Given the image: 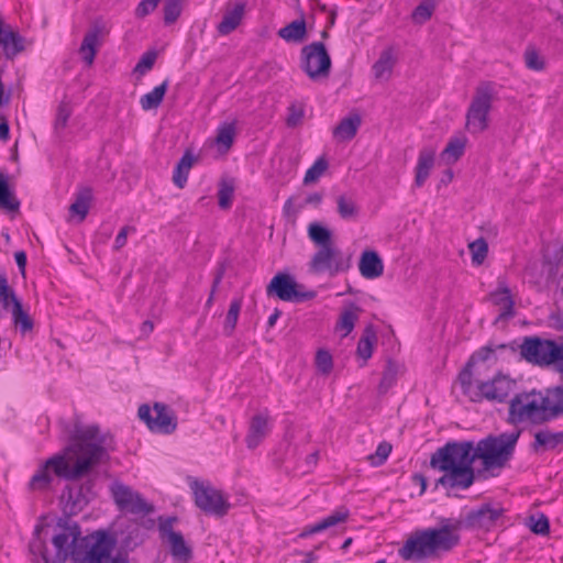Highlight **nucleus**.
Here are the masks:
<instances>
[{"label": "nucleus", "mask_w": 563, "mask_h": 563, "mask_svg": "<svg viewBox=\"0 0 563 563\" xmlns=\"http://www.w3.org/2000/svg\"><path fill=\"white\" fill-rule=\"evenodd\" d=\"M521 431L488 435L476 448L472 441L448 442L430 459V466L444 474L437 486L466 489L475 481L473 463L482 460L485 471L504 468L512 459Z\"/></svg>", "instance_id": "nucleus-1"}, {"label": "nucleus", "mask_w": 563, "mask_h": 563, "mask_svg": "<svg viewBox=\"0 0 563 563\" xmlns=\"http://www.w3.org/2000/svg\"><path fill=\"white\" fill-rule=\"evenodd\" d=\"M504 508L486 503L472 509L464 518H441L439 528L415 531L399 549V555L406 561L422 562L438 558L453 550L461 540L462 529L490 530L504 515Z\"/></svg>", "instance_id": "nucleus-2"}, {"label": "nucleus", "mask_w": 563, "mask_h": 563, "mask_svg": "<svg viewBox=\"0 0 563 563\" xmlns=\"http://www.w3.org/2000/svg\"><path fill=\"white\" fill-rule=\"evenodd\" d=\"M104 437L97 424L84 426L73 420V516L81 510L95 496L97 478L95 468L109 461Z\"/></svg>", "instance_id": "nucleus-3"}, {"label": "nucleus", "mask_w": 563, "mask_h": 563, "mask_svg": "<svg viewBox=\"0 0 563 563\" xmlns=\"http://www.w3.org/2000/svg\"><path fill=\"white\" fill-rule=\"evenodd\" d=\"M70 501V484H66L60 503L65 504L63 516L56 518L53 533H49L51 523L47 522L49 516L43 515L37 519L32 539L29 542V551L35 556L34 561L40 559L43 563H65L70 555V512L67 511V505Z\"/></svg>", "instance_id": "nucleus-4"}, {"label": "nucleus", "mask_w": 563, "mask_h": 563, "mask_svg": "<svg viewBox=\"0 0 563 563\" xmlns=\"http://www.w3.org/2000/svg\"><path fill=\"white\" fill-rule=\"evenodd\" d=\"M81 529L73 522V563H128L120 558L111 559L115 540L108 532L99 530L80 538Z\"/></svg>", "instance_id": "nucleus-5"}, {"label": "nucleus", "mask_w": 563, "mask_h": 563, "mask_svg": "<svg viewBox=\"0 0 563 563\" xmlns=\"http://www.w3.org/2000/svg\"><path fill=\"white\" fill-rule=\"evenodd\" d=\"M542 405L541 390L532 389L518 393L509 401L507 422L514 426L544 424L548 422V418Z\"/></svg>", "instance_id": "nucleus-6"}, {"label": "nucleus", "mask_w": 563, "mask_h": 563, "mask_svg": "<svg viewBox=\"0 0 563 563\" xmlns=\"http://www.w3.org/2000/svg\"><path fill=\"white\" fill-rule=\"evenodd\" d=\"M496 95L495 82L486 80L477 85L465 115V129L470 133L479 134L488 129L489 112Z\"/></svg>", "instance_id": "nucleus-7"}, {"label": "nucleus", "mask_w": 563, "mask_h": 563, "mask_svg": "<svg viewBox=\"0 0 563 563\" xmlns=\"http://www.w3.org/2000/svg\"><path fill=\"white\" fill-rule=\"evenodd\" d=\"M57 481H70V442L66 443L60 453L46 460L33 474L29 488L33 492H44Z\"/></svg>", "instance_id": "nucleus-8"}, {"label": "nucleus", "mask_w": 563, "mask_h": 563, "mask_svg": "<svg viewBox=\"0 0 563 563\" xmlns=\"http://www.w3.org/2000/svg\"><path fill=\"white\" fill-rule=\"evenodd\" d=\"M521 356L539 366L558 365L563 371V338L559 341L526 336L520 345Z\"/></svg>", "instance_id": "nucleus-9"}, {"label": "nucleus", "mask_w": 563, "mask_h": 563, "mask_svg": "<svg viewBox=\"0 0 563 563\" xmlns=\"http://www.w3.org/2000/svg\"><path fill=\"white\" fill-rule=\"evenodd\" d=\"M195 505L206 515L224 517L231 504L223 493L208 482L194 479L190 482Z\"/></svg>", "instance_id": "nucleus-10"}, {"label": "nucleus", "mask_w": 563, "mask_h": 563, "mask_svg": "<svg viewBox=\"0 0 563 563\" xmlns=\"http://www.w3.org/2000/svg\"><path fill=\"white\" fill-rule=\"evenodd\" d=\"M331 57L322 42H313L301 48L300 68L313 81L327 79L331 71Z\"/></svg>", "instance_id": "nucleus-11"}, {"label": "nucleus", "mask_w": 563, "mask_h": 563, "mask_svg": "<svg viewBox=\"0 0 563 563\" xmlns=\"http://www.w3.org/2000/svg\"><path fill=\"white\" fill-rule=\"evenodd\" d=\"M350 267L351 255L345 256L335 245L320 247L309 263L311 273H328L331 277L349 271Z\"/></svg>", "instance_id": "nucleus-12"}, {"label": "nucleus", "mask_w": 563, "mask_h": 563, "mask_svg": "<svg viewBox=\"0 0 563 563\" xmlns=\"http://www.w3.org/2000/svg\"><path fill=\"white\" fill-rule=\"evenodd\" d=\"M292 276L286 273L276 274L266 287L267 296H276L283 301L303 302L316 297V291H301Z\"/></svg>", "instance_id": "nucleus-13"}, {"label": "nucleus", "mask_w": 563, "mask_h": 563, "mask_svg": "<svg viewBox=\"0 0 563 563\" xmlns=\"http://www.w3.org/2000/svg\"><path fill=\"white\" fill-rule=\"evenodd\" d=\"M110 492L112 498L121 511L132 515H150L154 512V506L148 504L137 492L121 482H114Z\"/></svg>", "instance_id": "nucleus-14"}, {"label": "nucleus", "mask_w": 563, "mask_h": 563, "mask_svg": "<svg viewBox=\"0 0 563 563\" xmlns=\"http://www.w3.org/2000/svg\"><path fill=\"white\" fill-rule=\"evenodd\" d=\"M153 409L155 417L151 415L148 405H141L137 410L139 418L146 423L151 431L164 434L173 433L177 428V417L174 411L162 402H155Z\"/></svg>", "instance_id": "nucleus-15"}, {"label": "nucleus", "mask_w": 563, "mask_h": 563, "mask_svg": "<svg viewBox=\"0 0 563 563\" xmlns=\"http://www.w3.org/2000/svg\"><path fill=\"white\" fill-rule=\"evenodd\" d=\"M510 349L512 352H515V347H512L509 344H487L476 352H474L471 357L468 358L467 363L465 364L464 368L460 372L457 379L461 385L462 391L464 395H470L472 390V378H473V372L472 368L478 363V362H488V363H497V351H503Z\"/></svg>", "instance_id": "nucleus-16"}, {"label": "nucleus", "mask_w": 563, "mask_h": 563, "mask_svg": "<svg viewBox=\"0 0 563 563\" xmlns=\"http://www.w3.org/2000/svg\"><path fill=\"white\" fill-rule=\"evenodd\" d=\"M517 383L509 376L497 374L492 380L477 382V393L468 395L473 401L482 399L504 402L506 398L515 391Z\"/></svg>", "instance_id": "nucleus-17"}, {"label": "nucleus", "mask_w": 563, "mask_h": 563, "mask_svg": "<svg viewBox=\"0 0 563 563\" xmlns=\"http://www.w3.org/2000/svg\"><path fill=\"white\" fill-rule=\"evenodd\" d=\"M26 49V38L8 23L0 13V51L5 59L13 60Z\"/></svg>", "instance_id": "nucleus-18"}, {"label": "nucleus", "mask_w": 563, "mask_h": 563, "mask_svg": "<svg viewBox=\"0 0 563 563\" xmlns=\"http://www.w3.org/2000/svg\"><path fill=\"white\" fill-rule=\"evenodd\" d=\"M102 45V29L95 25L89 29L79 46L78 55L86 67H91L95 62L97 52Z\"/></svg>", "instance_id": "nucleus-19"}, {"label": "nucleus", "mask_w": 563, "mask_h": 563, "mask_svg": "<svg viewBox=\"0 0 563 563\" xmlns=\"http://www.w3.org/2000/svg\"><path fill=\"white\" fill-rule=\"evenodd\" d=\"M488 298L493 305L500 307V312L496 318L495 323L515 316V301L511 297L509 287L504 280L498 282L497 289L492 291L488 295Z\"/></svg>", "instance_id": "nucleus-20"}, {"label": "nucleus", "mask_w": 563, "mask_h": 563, "mask_svg": "<svg viewBox=\"0 0 563 563\" xmlns=\"http://www.w3.org/2000/svg\"><path fill=\"white\" fill-rule=\"evenodd\" d=\"M541 401L543 402L548 422L563 416V386L547 388L541 391Z\"/></svg>", "instance_id": "nucleus-21"}, {"label": "nucleus", "mask_w": 563, "mask_h": 563, "mask_svg": "<svg viewBox=\"0 0 563 563\" xmlns=\"http://www.w3.org/2000/svg\"><path fill=\"white\" fill-rule=\"evenodd\" d=\"M269 417L267 413H258L252 417L249 431L245 437L246 446L251 450L257 448L269 432Z\"/></svg>", "instance_id": "nucleus-22"}, {"label": "nucleus", "mask_w": 563, "mask_h": 563, "mask_svg": "<svg viewBox=\"0 0 563 563\" xmlns=\"http://www.w3.org/2000/svg\"><path fill=\"white\" fill-rule=\"evenodd\" d=\"M358 269L363 277L374 279L383 275L384 264L377 252L366 250L361 255Z\"/></svg>", "instance_id": "nucleus-23"}, {"label": "nucleus", "mask_w": 563, "mask_h": 563, "mask_svg": "<svg viewBox=\"0 0 563 563\" xmlns=\"http://www.w3.org/2000/svg\"><path fill=\"white\" fill-rule=\"evenodd\" d=\"M563 446V431L551 432L541 430L534 433V440L531 443L533 452L550 451Z\"/></svg>", "instance_id": "nucleus-24"}, {"label": "nucleus", "mask_w": 563, "mask_h": 563, "mask_svg": "<svg viewBox=\"0 0 563 563\" xmlns=\"http://www.w3.org/2000/svg\"><path fill=\"white\" fill-rule=\"evenodd\" d=\"M362 124V118L357 113H352L343 118L333 129V137L339 142L352 140Z\"/></svg>", "instance_id": "nucleus-25"}, {"label": "nucleus", "mask_w": 563, "mask_h": 563, "mask_svg": "<svg viewBox=\"0 0 563 563\" xmlns=\"http://www.w3.org/2000/svg\"><path fill=\"white\" fill-rule=\"evenodd\" d=\"M245 12V3H236L232 10H228L221 22L217 25L220 35H228L233 32L240 24Z\"/></svg>", "instance_id": "nucleus-26"}, {"label": "nucleus", "mask_w": 563, "mask_h": 563, "mask_svg": "<svg viewBox=\"0 0 563 563\" xmlns=\"http://www.w3.org/2000/svg\"><path fill=\"white\" fill-rule=\"evenodd\" d=\"M435 151L432 148H423L419 153L416 166L415 184L417 187L423 186L430 175V170L434 164Z\"/></svg>", "instance_id": "nucleus-27"}, {"label": "nucleus", "mask_w": 563, "mask_h": 563, "mask_svg": "<svg viewBox=\"0 0 563 563\" xmlns=\"http://www.w3.org/2000/svg\"><path fill=\"white\" fill-rule=\"evenodd\" d=\"M92 199L93 195L90 187L79 188L73 202V219L77 218L78 222H82L90 210Z\"/></svg>", "instance_id": "nucleus-28"}, {"label": "nucleus", "mask_w": 563, "mask_h": 563, "mask_svg": "<svg viewBox=\"0 0 563 563\" xmlns=\"http://www.w3.org/2000/svg\"><path fill=\"white\" fill-rule=\"evenodd\" d=\"M376 341H377V334L374 329V325L368 324L364 329L363 334L358 340L357 349H356L357 356L363 358L364 363H366V361L372 357L373 347H374V344Z\"/></svg>", "instance_id": "nucleus-29"}, {"label": "nucleus", "mask_w": 563, "mask_h": 563, "mask_svg": "<svg viewBox=\"0 0 563 563\" xmlns=\"http://www.w3.org/2000/svg\"><path fill=\"white\" fill-rule=\"evenodd\" d=\"M347 517H349V511L347 510L334 511L333 514H331L330 516L323 518L319 522L308 527L301 533V536H308V534H313V533H318V532L324 531V530H327V529H329L331 527L336 526L338 523L344 522L347 519Z\"/></svg>", "instance_id": "nucleus-30"}, {"label": "nucleus", "mask_w": 563, "mask_h": 563, "mask_svg": "<svg viewBox=\"0 0 563 563\" xmlns=\"http://www.w3.org/2000/svg\"><path fill=\"white\" fill-rule=\"evenodd\" d=\"M170 545V553L175 560L187 563L192 558V551L185 542L183 534L172 533L170 538L167 539Z\"/></svg>", "instance_id": "nucleus-31"}, {"label": "nucleus", "mask_w": 563, "mask_h": 563, "mask_svg": "<svg viewBox=\"0 0 563 563\" xmlns=\"http://www.w3.org/2000/svg\"><path fill=\"white\" fill-rule=\"evenodd\" d=\"M306 35L307 29L303 19L295 20L278 31V36L287 42H302Z\"/></svg>", "instance_id": "nucleus-32"}, {"label": "nucleus", "mask_w": 563, "mask_h": 563, "mask_svg": "<svg viewBox=\"0 0 563 563\" xmlns=\"http://www.w3.org/2000/svg\"><path fill=\"white\" fill-rule=\"evenodd\" d=\"M194 163V155L191 154L190 151H186L181 158L179 159L173 174V181L178 188L185 187L188 179L189 170L192 167Z\"/></svg>", "instance_id": "nucleus-33"}, {"label": "nucleus", "mask_w": 563, "mask_h": 563, "mask_svg": "<svg viewBox=\"0 0 563 563\" xmlns=\"http://www.w3.org/2000/svg\"><path fill=\"white\" fill-rule=\"evenodd\" d=\"M168 88V80H164L159 86H156L152 91L145 93L140 99L141 108L144 111L157 109L164 99Z\"/></svg>", "instance_id": "nucleus-34"}, {"label": "nucleus", "mask_w": 563, "mask_h": 563, "mask_svg": "<svg viewBox=\"0 0 563 563\" xmlns=\"http://www.w3.org/2000/svg\"><path fill=\"white\" fill-rule=\"evenodd\" d=\"M20 201L15 198L10 189L8 175L0 173V209L9 211H18Z\"/></svg>", "instance_id": "nucleus-35"}, {"label": "nucleus", "mask_w": 563, "mask_h": 563, "mask_svg": "<svg viewBox=\"0 0 563 563\" xmlns=\"http://www.w3.org/2000/svg\"><path fill=\"white\" fill-rule=\"evenodd\" d=\"M466 142L465 136L452 137L441 153L442 158L449 164L457 162L464 154Z\"/></svg>", "instance_id": "nucleus-36"}, {"label": "nucleus", "mask_w": 563, "mask_h": 563, "mask_svg": "<svg viewBox=\"0 0 563 563\" xmlns=\"http://www.w3.org/2000/svg\"><path fill=\"white\" fill-rule=\"evenodd\" d=\"M308 236L320 247L334 245L332 241V232L319 222H311L308 225Z\"/></svg>", "instance_id": "nucleus-37"}, {"label": "nucleus", "mask_w": 563, "mask_h": 563, "mask_svg": "<svg viewBox=\"0 0 563 563\" xmlns=\"http://www.w3.org/2000/svg\"><path fill=\"white\" fill-rule=\"evenodd\" d=\"M358 311L360 308L356 305L351 303L350 307L344 309L340 314L336 329L343 331V336L349 335L353 331L355 322L358 318Z\"/></svg>", "instance_id": "nucleus-38"}, {"label": "nucleus", "mask_w": 563, "mask_h": 563, "mask_svg": "<svg viewBox=\"0 0 563 563\" xmlns=\"http://www.w3.org/2000/svg\"><path fill=\"white\" fill-rule=\"evenodd\" d=\"M394 67L393 52L390 48L382 52L379 58L373 65L374 76L377 79H382L385 76H389Z\"/></svg>", "instance_id": "nucleus-39"}, {"label": "nucleus", "mask_w": 563, "mask_h": 563, "mask_svg": "<svg viewBox=\"0 0 563 563\" xmlns=\"http://www.w3.org/2000/svg\"><path fill=\"white\" fill-rule=\"evenodd\" d=\"M242 301L243 300L240 297V298L233 299L230 303L229 310L227 312L225 321H224V327H223L224 334L228 336L232 335L235 330L239 314H240V311L242 308Z\"/></svg>", "instance_id": "nucleus-40"}, {"label": "nucleus", "mask_w": 563, "mask_h": 563, "mask_svg": "<svg viewBox=\"0 0 563 563\" xmlns=\"http://www.w3.org/2000/svg\"><path fill=\"white\" fill-rule=\"evenodd\" d=\"M336 205L338 213L342 219L349 220L357 217L358 207L352 197L346 195H340L336 198Z\"/></svg>", "instance_id": "nucleus-41"}, {"label": "nucleus", "mask_w": 563, "mask_h": 563, "mask_svg": "<svg viewBox=\"0 0 563 563\" xmlns=\"http://www.w3.org/2000/svg\"><path fill=\"white\" fill-rule=\"evenodd\" d=\"M70 117V103L64 99L60 101L57 108V114L54 123L55 133L58 136L64 135V132L67 128L68 119Z\"/></svg>", "instance_id": "nucleus-42"}, {"label": "nucleus", "mask_w": 563, "mask_h": 563, "mask_svg": "<svg viewBox=\"0 0 563 563\" xmlns=\"http://www.w3.org/2000/svg\"><path fill=\"white\" fill-rule=\"evenodd\" d=\"M437 3L435 0H422L412 11V20L416 23H424L428 20L431 19L434 10H435Z\"/></svg>", "instance_id": "nucleus-43"}, {"label": "nucleus", "mask_w": 563, "mask_h": 563, "mask_svg": "<svg viewBox=\"0 0 563 563\" xmlns=\"http://www.w3.org/2000/svg\"><path fill=\"white\" fill-rule=\"evenodd\" d=\"M234 195V184L232 180H222L219 185L218 190V203L219 207L223 210H227L232 205V199Z\"/></svg>", "instance_id": "nucleus-44"}, {"label": "nucleus", "mask_w": 563, "mask_h": 563, "mask_svg": "<svg viewBox=\"0 0 563 563\" xmlns=\"http://www.w3.org/2000/svg\"><path fill=\"white\" fill-rule=\"evenodd\" d=\"M12 316L14 324L20 327L23 334L33 329V320L23 310L21 302H16L15 307L12 308Z\"/></svg>", "instance_id": "nucleus-45"}, {"label": "nucleus", "mask_w": 563, "mask_h": 563, "mask_svg": "<svg viewBox=\"0 0 563 563\" xmlns=\"http://www.w3.org/2000/svg\"><path fill=\"white\" fill-rule=\"evenodd\" d=\"M328 161L323 156L319 157L313 163V165L306 172L303 177V184L308 185L317 181L322 176V174L328 169Z\"/></svg>", "instance_id": "nucleus-46"}, {"label": "nucleus", "mask_w": 563, "mask_h": 563, "mask_svg": "<svg viewBox=\"0 0 563 563\" xmlns=\"http://www.w3.org/2000/svg\"><path fill=\"white\" fill-rule=\"evenodd\" d=\"M163 11L165 24H173L183 11V0H166Z\"/></svg>", "instance_id": "nucleus-47"}, {"label": "nucleus", "mask_w": 563, "mask_h": 563, "mask_svg": "<svg viewBox=\"0 0 563 563\" xmlns=\"http://www.w3.org/2000/svg\"><path fill=\"white\" fill-rule=\"evenodd\" d=\"M472 261L476 265L483 264L488 253V244L484 238H479L468 245Z\"/></svg>", "instance_id": "nucleus-48"}, {"label": "nucleus", "mask_w": 563, "mask_h": 563, "mask_svg": "<svg viewBox=\"0 0 563 563\" xmlns=\"http://www.w3.org/2000/svg\"><path fill=\"white\" fill-rule=\"evenodd\" d=\"M525 64L527 68L541 71L545 67V63L543 57L539 54V52L533 47H528L523 54Z\"/></svg>", "instance_id": "nucleus-49"}, {"label": "nucleus", "mask_w": 563, "mask_h": 563, "mask_svg": "<svg viewBox=\"0 0 563 563\" xmlns=\"http://www.w3.org/2000/svg\"><path fill=\"white\" fill-rule=\"evenodd\" d=\"M391 452V444L384 441L380 442L376 449V452L367 456L368 462L373 466H379L385 463Z\"/></svg>", "instance_id": "nucleus-50"}, {"label": "nucleus", "mask_w": 563, "mask_h": 563, "mask_svg": "<svg viewBox=\"0 0 563 563\" xmlns=\"http://www.w3.org/2000/svg\"><path fill=\"white\" fill-rule=\"evenodd\" d=\"M234 135H235L234 123H225L222 126H220L218 130L217 143L229 148L233 144Z\"/></svg>", "instance_id": "nucleus-51"}, {"label": "nucleus", "mask_w": 563, "mask_h": 563, "mask_svg": "<svg viewBox=\"0 0 563 563\" xmlns=\"http://www.w3.org/2000/svg\"><path fill=\"white\" fill-rule=\"evenodd\" d=\"M316 366L318 371L323 375L331 373L333 368V360L329 351L322 349L318 350L316 354Z\"/></svg>", "instance_id": "nucleus-52"}, {"label": "nucleus", "mask_w": 563, "mask_h": 563, "mask_svg": "<svg viewBox=\"0 0 563 563\" xmlns=\"http://www.w3.org/2000/svg\"><path fill=\"white\" fill-rule=\"evenodd\" d=\"M530 529L536 534L547 536L550 532V522L547 516L540 515L538 518L530 517Z\"/></svg>", "instance_id": "nucleus-53"}, {"label": "nucleus", "mask_w": 563, "mask_h": 563, "mask_svg": "<svg viewBox=\"0 0 563 563\" xmlns=\"http://www.w3.org/2000/svg\"><path fill=\"white\" fill-rule=\"evenodd\" d=\"M156 57H157L156 52H154V51L146 52L145 54L142 55L141 59L137 62L136 66L134 67V71L139 73L141 75L145 74L146 71L152 69V67L155 64Z\"/></svg>", "instance_id": "nucleus-54"}, {"label": "nucleus", "mask_w": 563, "mask_h": 563, "mask_svg": "<svg viewBox=\"0 0 563 563\" xmlns=\"http://www.w3.org/2000/svg\"><path fill=\"white\" fill-rule=\"evenodd\" d=\"M177 521V517H159L158 518V530L161 538L167 540L172 533H179L173 529V525Z\"/></svg>", "instance_id": "nucleus-55"}, {"label": "nucleus", "mask_w": 563, "mask_h": 563, "mask_svg": "<svg viewBox=\"0 0 563 563\" xmlns=\"http://www.w3.org/2000/svg\"><path fill=\"white\" fill-rule=\"evenodd\" d=\"M305 115L303 108L301 106L291 104L288 107V115L286 119V124L289 128H296L302 121Z\"/></svg>", "instance_id": "nucleus-56"}, {"label": "nucleus", "mask_w": 563, "mask_h": 563, "mask_svg": "<svg viewBox=\"0 0 563 563\" xmlns=\"http://www.w3.org/2000/svg\"><path fill=\"white\" fill-rule=\"evenodd\" d=\"M395 380L396 369L394 368L391 363H389L387 368L383 373V377L378 386L379 393L385 394L394 385Z\"/></svg>", "instance_id": "nucleus-57"}, {"label": "nucleus", "mask_w": 563, "mask_h": 563, "mask_svg": "<svg viewBox=\"0 0 563 563\" xmlns=\"http://www.w3.org/2000/svg\"><path fill=\"white\" fill-rule=\"evenodd\" d=\"M159 1L161 0H142L135 9V16L139 19L145 18L157 8Z\"/></svg>", "instance_id": "nucleus-58"}, {"label": "nucleus", "mask_w": 563, "mask_h": 563, "mask_svg": "<svg viewBox=\"0 0 563 563\" xmlns=\"http://www.w3.org/2000/svg\"><path fill=\"white\" fill-rule=\"evenodd\" d=\"M130 232H135V228L125 225L120 230L114 241V250H120L126 244L128 234Z\"/></svg>", "instance_id": "nucleus-59"}, {"label": "nucleus", "mask_w": 563, "mask_h": 563, "mask_svg": "<svg viewBox=\"0 0 563 563\" xmlns=\"http://www.w3.org/2000/svg\"><path fill=\"white\" fill-rule=\"evenodd\" d=\"M0 301L2 302L4 309H8L10 303L15 307L16 302H21L11 288L8 289L4 295H0Z\"/></svg>", "instance_id": "nucleus-60"}, {"label": "nucleus", "mask_w": 563, "mask_h": 563, "mask_svg": "<svg viewBox=\"0 0 563 563\" xmlns=\"http://www.w3.org/2000/svg\"><path fill=\"white\" fill-rule=\"evenodd\" d=\"M323 200V194L322 192H313L307 196L305 199L306 205H311L313 207H319Z\"/></svg>", "instance_id": "nucleus-61"}, {"label": "nucleus", "mask_w": 563, "mask_h": 563, "mask_svg": "<svg viewBox=\"0 0 563 563\" xmlns=\"http://www.w3.org/2000/svg\"><path fill=\"white\" fill-rule=\"evenodd\" d=\"M14 258L20 272L24 275L26 266V253L24 251H18L14 254Z\"/></svg>", "instance_id": "nucleus-62"}, {"label": "nucleus", "mask_w": 563, "mask_h": 563, "mask_svg": "<svg viewBox=\"0 0 563 563\" xmlns=\"http://www.w3.org/2000/svg\"><path fill=\"white\" fill-rule=\"evenodd\" d=\"M301 208H302V206H301V207H299L298 209H295V208H294V205H292V197H290V198H288V199L286 200V202H285V205H284V209H283V210H284V214H285L286 217H291V216H292V217H296V216H297V213H298V211H299V209H301Z\"/></svg>", "instance_id": "nucleus-63"}, {"label": "nucleus", "mask_w": 563, "mask_h": 563, "mask_svg": "<svg viewBox=\"0 0 563 563\" xmlns=\"http://www.w3.org/2000/svg\"><path fill=\"white\" fill-rule=\"evenodd\" d=\"M10 137V126L5 118H2L0 121V140L8 141Z\"/></svg>", "instance_id": "nucleus-64"}]
</instances>
